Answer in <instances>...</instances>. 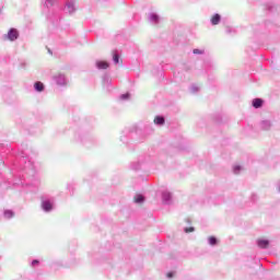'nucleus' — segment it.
Returning <instances> with one entry per match:
<instances>
[{
  "label": "nucleus",
  "mask_w": 280,
  "mask_h": 280,
  "mask_svg": "<svg viewBox=\"0 0 280 280\" xmlns=\"http://www.w3.org/2000/svg\"><path fill=\"white\" fill-rule=\"evenodd\" d=\"M166 277H167L168 279H172V277H174V272H168V273L166 275Z\"/></svg>",
  "instance_id": "4468645a"
},
{
  "label": "nucleus",
  "mask_w": 280,
  "mask_h": 280,
  "mask_svg": "<svg viewBox=\"0 0 280 280\" xmlns=\"http://www.w3.org/2000/svg\"><path fill=\"white\" fill-rule=\"evenodd\" d=\"M47 1H48V3H54L55 0H47Z\"/></svg>",
  "instance_id": "dca6fc26"
},
{
  "label": "nucleus",
  "mask_w": 280,
  "mask_h": 280,
  "mask_svg": "<svg viewBox=\"0 0 280 280\" xmlns=\"http://www.w3.org/2000/svg\"><path fill=\"white\" fill-rule=\"evenodd\" d=\"M208 242L210 246H215V244H218V238H215V236H209Z\"/></svg>",
  "instance_id": "1a4fd4ad"
},
{
  "label": "nucleus",
  "mask_w": 280,
  "mask_h": 280,
  "mask_svg": "<svg viewBox=\"0 0 280 280\" xmlns=\"http://www.w3.org/2000/svg\"><path fill=\"white\" fill-rule=\"evenodd\" d=\"M135 202H137L138 205L143 202V200H145V198L143 197V195H137L135 198H133Z\"/></svg>",
  "instance_id": "9d476101"
},
{
  "label": "nucleus",
  "mask_w": 280,
  "mask_h": 280,
  "mask_svg": "<svg viewBox=\"0 0 280 280\" xmlns=\"http://www.w3.org/2000/svg\"><path fill=\"white\" fill-rule=\"evenodd\" d=\"M163 198H164L165 200H170V198H172V195H171L170 192H164V194H163Z\"/></svg>",
  "instance_id": "f8f14e48"
},
{
  "label": "nucleus",
  "mask_w": 280,
  "mask_h": 280,
  "mask_svg": "<svg viewBox=\"0 0 280 280\" xmlns=\"http://www.w3.org/2000/svg\"><path fill=\"white\" fill-rule=\"evenodd\" d=\"M113 60H114L115 65H119V55L114 54Z\"/></svg>",
  "instance_id": "9b49d317"
},
{
  "label": "nucleus",
  "mask_w": 280,
  "mask_h": 280,
  "mask_svg": "<svg viewBox=\"0 0 280 280\" xmlns=\"http://www.w3.org/2000/svg\"><path fill=\"white\" fill-rule=\"evenodd\" d=\"M96 66L98 69H108V62L106 61H97Z\"/></svg>",
  "instance_id": "0eeeda50"
},
{
  "label": "nucleus",
  "mask_w": 280,
  "mask_h": 280,
  "mask_svg": "<svg viewBox=\"0 0 280 280\" xmlns=\"http://www.w3.org/2000/svg\"><path fill=\"white\" fill-rule=\"evenodd\" d=\"M185 233H194V228H186Z\"/></svg>",
  "instance_id": "ddd939ff"
},
{
  "label": "nucleus",
  "mask_w": 280,
  "mask_h": 280,
  "mask_svg": "<svg viewBox=\"0 0 280 280\" xmlns=\"http://www.w3.org/2000/svg\"><path fill=\"white\" fill-rule=\"evenodd\" d=\"M194 54H202L199 49H194Z\"/></svg>",
  "instance_id": "2eb2a0df"
},
{
  "label": "nucleus",
  "mask_w": 280,
  "mask_h": 280,
  "mask_svg": "<svg viewBox=\"0 0 280 280\" xmlns=\"http://www.w3.org/2000/svg\"><path fill=\"white\" fill-rule=\"evenodd\" d=\"M7 36L9 40H16V38H19V31L11 28Z\"/></svg>",
  "instance_id": "f257e3e1"
},
{
  "label": "nucleus",
  "mask_w": 280,
  "mask_h": 280,
  "mask_svg": "<svg viewBox=\"0 0 280 280\" xmlns=\"http://www.w3.org/2000/svg\"><path fill=\"white\" fill-rule=\"evenodd\" d=\"M153 19H156V15H154Z\"/></svg>",
  "instance_id": "a211bd4d"
},
{
  "label": "nucleus",
  "mask_w": 280,
  "mask_h": 280,
  "mask_svg": "<svg viewBox=\"0 0 280 280\" xmlns=\"http://www.w3.org/2000/svg\"><path fill=\"white\" fill-rule=\"evenodd\" d=\"M220 14H214L212 18H211V23L212 25H218L220 23Z\"/></svg>",
  "instance_id": "423d86ee"
},
{
  "label": "nucleus",
  "mask_w": 280,
  "mask_h": 280,
  "mask_svg": "<svg viewBox=\"0 0 280 280\" xmlns=\"http://www.w3.org/2000/svg\"><path fill=\"white\" fill-rule=\"evenodd\" d=\"M154 124H156L158 126H163V124H165V118L158 116L154 118Z\"/></svg>",
  "instance_id": "39448f33"
},
{
  "label": "nucleus",
  "mask_w": 280,
  "mask_h": 280,
  "mask_svg": "<svg viewBox=\"0 0 280 280\" xmlns=\"http://www.w3.org/2000/svg\"><path fill=\"white\" fill-rule=\"evenodd\" d=\"M43 209H44V211H51V202L44 201L43 202Z\"/></svg>",
  "instance_id": "6e6552de"
},
{
  "label": "nucleus",
  "mask_w": 280,
  "mask_h": 280,
  "mask_svg": "<svg viewBox=\"0 0 280 280\" xmlns=\"http://www.w3.org/2000/svg\"><path fill=\"white\" fill-rule=\"evenodd\" d=\"M34 88L35 90L38 91V93H42V91H45V84H43V82L40 81L35 82Z\"/></svg>",
  "instance_id": "7ed1b4c3"
},
{
  "label": "nucleus",
  "mask_w": 280,
  "mask_h": 280,
  "mask_svg": "<svg viewBox=\"0 0 280 280\" xmlns=\"http://www.w3.org/2000/svg\"><path fill=\"white\" fill-rule=\"evenodd\" d=\"M33 264H38V260H34Z\"/></svg>",
  "instance_id": "f3484780"
},
{
  "label": "nucleus",
  "mask_w": 280,
  "mask_h": 280,
  "mask_svg": "<svg viewBox=\"0 0 280 280\" xmlns=\"http://www.w3.org/2000/svg\"><path fill=\"white\" fill-rule=\"evenodd\" d=\"M257 246H259V248H268L270 246V241L266 238H259L257 241Z\"/></svg>",
  "instance_id": "f03ea898"
},
{
  "label": "nucleus",
  "mask_w": 280,
  "mask_h": 280,
  "mask_svg": "<svg viewBox=\"0 0 280 280\" xmlns=\"http://www.w3.org/2000/svg\"><path fill=\"white\" fill-rule=\"evenodd\" d=\"M262 105H264V101L261 98H255L253 101L254 108H261Z\"/></svg>",
  "instance_id": "20e7f679"
}]
</instances>
